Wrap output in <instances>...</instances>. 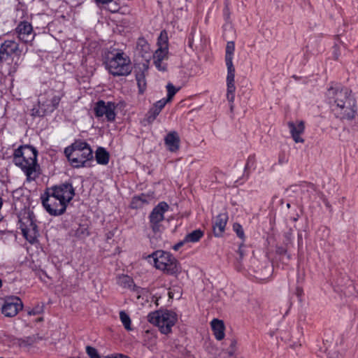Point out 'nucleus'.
Masks as SVG:
<instances>
[{
    "label": "nucleus",
    "mask_w": 358,
    "mask_h": 358,
    "mask_svg": "<svg viewBox=\"0 0 358 358\" xmlns=\"http://www.w3.org/2000/svg\"><path fill=\"white\" fill-rule=\"evenodd\" d=\"M287 127L294 141L296 143H303L304 140L300 136L303 133L305 129L303 121H289Z\"/></svg>",
    "instance_id": "4468645a"
},
{
    "label": "nucleus",
    "mask_w": 358,
    "mask_h": 358,
    "mask_svg": "<svg viewBox=\"0 0 358 358\" xmlns=\"http://www.w3.org/2000/svg\"><path fill=\"white\" fill-rule=\"evenodd\" d=\"M210 326L213 335L217 341H222L225 336V326L222 320L219 319H213L210 322Z\"/></svg>",
    "instance_id": "a211bd4d"
},
{
    "label": "nucleus",
    "mask_w": 358,
    "mask_h": 358,
    "mask_svg": "<svg viewBox=\"0 0 358 358\" xmlns=\"http://www.w3.org/2000/svg\"><path fill=\"white\" fill-rule=\"evenodd\" d=\"M235 50L234 41H229L226 46L225 62L227 69H235L233 64V55Z\"/></svg>",
    "instance_id": "412c9836"
},
{
    "label": "nucleus",
    "mask_w": 358,
    "mask_h": 358,
    "mask_svg": "<svg viewBox=\"0 0 358 358\" xmlns=\"http://www.w3.org/2000/svg\"><path fill=\"white\" fill-rule=\"evenodd\" d=\"M0 358H3V357H0Z\"/></svg>",
    "instance_id": "864d4df0"
},
{
    "label": "nucleus",
    "mask_w": 358,
    "mask_h": 358,
    "mask_svg": "<svg viewBox=\"0 0 358 358\" xmlns=\"http://www.w3.org/2000/svg\"><path fill=\"white\" fill-rule=\"evenodd\" d=\"M2 286V280L0 279V288Z\"/></svg>",
    "instance_id": "8fccbe9b"
},
{
    "label": "nucleus",
    "mask_w": 358,
    "mask_h": 358,
    "mask_svg": "<svg viewBox=\"0 0 358 358\" xmlns=\"http://www.w3.org/2000/svg\"><path fill=\"white\" fill-rule=\"evenodd\" d=\"M103 358H129V357L126 355L118 354V355H112L110 356H106Z\"/></svg>",
    "instance_id": "79ce46f5"
},
{
    "label": "nucleus",
    "mask_w": 358,
    "mask_h": 358,
    "mask_svg": "<svg viewBox=\"0 0 358 358\" xmlns=\"http://www.w3.org/2000/svg\"><path fill=\"white\" fill-rule=\"evenodd\" d=\"M228 220V215L226 213L219 214L213 224V230L215 236L220 237L224 231Z\"/></svg>",
    "instance_id": "dca6fc26"
},
{
    "label": "nucleus",
    "mask_w": 358,
    "mask_h": 358,
    "mask_svg": "<svg viewBox=\"0 0 358 358\" xmlns=\"http://www.w3.org/2000/svg\"><path fill=\"white\" fill-rule=\"evenodd\" d=\"M23 308V303L19 297L8 298L1 308V312L6 317H12Z\"/></svg>",
    "instance_id": "f8f14e48"
},
{
    "label": "nucleus",
    "mask_w": 358,
    "mask_h": 358,
    "mask_svg": "<svg viewBox=\"0 0 358 358\" xmlns=\"http://www.w3.org/2000/svg\"><path fill=\"white\" fill-rule=\"evenodd\" d=\"M141 199V203L143 205L147 204L151 200V197L148 195L141 194L140 196H137Z\"/></svg>",
    "instance_id": "4c0bfd02"
},
{
    "label": "nucleus",
    "mask_w": 358,
    "mask_h": 358,
    "mask_svg": "<svg viewBox=\"0 0 358 358\" xmlns=\"http://www.w3.org/2000/svg\"><path fill=\"white\" fill-rule=\"evenodd\" d=\"M37 155L36 149L28 145H20L13 153V163L24 172L29 181L34 180L36 177Z\"/></svg>",
    "instance_id": "7ed1b4c3"
},
{
    "label": "nucleus",
    "mask_w": 358,
    "mask_h": 358,
    "mask_svg": "<svg viewBox=\"0 0 358 358\" xmlns=\"http://www.w3.org/2000/svg\"><path fill=\"white\" fill-rule=\"evenodd\" d=\"M153 259L156 268L169 275H177L181 272L178 261L170 253L164 250H157L148 255Z\"/></svg>",
    "instance_id": "0eeeda50"
},
{
    "label": "nucleus",
    "mask_w": 358,
    "mask_h": 358,
    "mask_svg": "<svg viewBox=\"0 0 358 358\" xmlns=\"http://www.w3.org/2000/svg\"><path fill=\"white\" fill-rule=\"evenodd\" d=\"M148 320L157 326L162 334H168L177 321V315L169 310H157L148 314Z\"/></svg>",
    "instance_id": "6e6552de"
},
{
    "label": "nucleus",
    "mask_w": 358,
    "mask_h": 358,
    "mask_svg": "<svg viewBox=\"0 0 358 358\" xmlns=\"http://www.w3.org/2000/svg\"><path fill=\"white\" fill-rule=\"evenodd\" d=\"M168 52V48L166 45L165 47H160L155 52L153 55V59L154 60L157 61H163L164 59H166V55Z\"/></svg>",
    "instance_id": "a878e982"
},
{
    "label": "nucleus",
    "mask_w": 358,
    "mask_h": 358,
    "mask_svg": "<svg viewBox=\"0 0 358 358\" xmlns=\"http://www.w3.org/2000/svg\"><path fill=\"white\" fill-rule=\"evenodd\" d=\"M233 110H234V103H230V110L233 111Z\"/></svg>",
    "instance_id": "de8ad7c7"
},
{
    "label": "nucleus",
    "mask_w": 358,
    "mask_h": 358,
    "mask_svg": "<svg viewBox=\"0 0 358 358\" xmlns=\"http://www.w3.org/2000/svg\"><path fill=\"white\" fill-rule=\"evenodd\" d=\"M69 162L75 168L85 166V163L93 158V152L90 145L83 141H76L64 150Z\"/></svg>",
    "instance_id": "20e7f679"
},
{
    "label": "nucleus",
    "mask_w": 358,
    "mask_h": 358,
    "mask_svg": "<svg viewBox=\"0 0 358 358\" xmlns=\"http://www.w3.org/2000/svg\"><path fill=\"white\" fill-rule=\"evenodd\" d=\"M63 94L61 92L48 89L38 96V106L31 110L32 116L43 117L55 110Z\"/></svg>",
    "instance_id": "39448f33"
},
{
    "label": "nucleus",
    "mask_w": 358,
    "mask_h": 358,
    "mask_svg": "<svg viewBox=\"0 0 358 358\" xmlns=\"http://www.w3.org/2000/svg\"><path fill=\"white\" fill-rule=\"evenodd\" d=\"M106 69L114 76H127L132 71L129 57L122 51L110 52L106 58Z\"/></svg>",
    "instance_id": "423d86ee"
},
{
    "label": "nucleus",
    "mask_w": 358,
    "mask_h": 358,
    "mask_svg": "<svg viewBox=\"0 0 358 358\" xmlns=\"http://www.w3.org/2000/svg\"><path fill=\"white\" fill-rule=\"evenodd\" d=\"M143 204L141 202V199L136 196L133 197L132 201L131 202V207L132 208H139L143 207Z\"/></svg>",
    "instance_id": "473e14b6"
},
{
    "label": "nucleus",
    "mask_w": 358,
    "mask_h": 358,
    "mask_svg": "<svg viewBox=\"0 0 358 358\" xmlns=\"http://www.w3.org/2000/svg\"><path fill=\"white\" fill-rule=\"evenodd\" d=\"M136 79L137 81L138 87L140 93H143L146 88V80L143 72H141L136 74Z\"/></svg>",
    "instance_id": "393cba45"
},
{
    "label": "nucleus",
    "mask_w": 358,
    "mask_h": 358,
    "mask_svg": "<svg viewBox=\"0 0 358 358\" xmlns=\"http://www.w3.org/2000/svg\"><path fill=\"white\" fill-rule=\"evenodd\" d=\"M22 50L19 48V44L13 40L5 41L0 47V61L7 62L12 61V55H20Z\"/></svg>",
    "instance_id": "9d476101"
},
{
    "label": "nucleus",
    "mask_w": 358,
    "mask_h": 358,
    "mask_svg": "<svg viewBox=\"0 0 358 358\" xmlns=\"http://www.w3.org/2000/svg\"><path fill=\"white\" fill-rule=\"evenodd\" d=\"M159 111L157 108L152 106L147 113V120L149 123L152 122L157 116L159 114Z\"/></svg>",
    "instance_id": "cd10ccee"
},
{
    "label": "nucleus",
    "mask_w": 358,
    "mask_h": 358,
    "mask_svg": "<svg viewBox=\"0 0 358 358\" xmlns=\"http://www.w3.org/2000/svg\"><path fill=\"white\" fill-rule=\"evenodd\" d=\"M43 320V318L42 317H40L38 319V321H42Z\"/></svg>",
    "instance_id": "3c124183"
},
{
    "label": "nucleus",
    "mask_w": 358,
    "mask_h": 358,
    "mask_svg": "<svg viewBox=\"0 0 358 358\" xmlns=\"http://www.w3.org/2000/svg\"><path fill=\"white\" fill-rule=\"evenodd\" d=\"M117 283L119 285L122 287L123 288H129L134 291H136L138 294L141 293V290L142 289L141 287H136L134 284L133 279L127 275H122L118 278Z\"/></svg>",
    "instance_id": "aec40b11"
},
{
    "label": "nucleus",
    "mask_w": 358,
    "mask_h": 358,
    "mask_svg": "<svg viewBox=\"0 0 358 358\" xmlns=\"http://www.w3.org/2000/svg\"><path fill=\"white\" fill-rule=\"evenodd\" d=\"M192 42H190V43H189V46H192Z\"/></svg>",
    "instance_id": "603ef678"
},
{
    "label": "nucleus",
    "mask_w": 358,
    "mask_h": 358,
    "mask_svg": "<svg viewBox=\"0 0 358 358\" xmlns=\"http://www.w3.org/2000/svg\"><path fill=\"white\" fill-rule=\"evenodd\" d=\"M120 318L124 328L127 331H131L132 329L131 327V319L129 315H127L124 311H120Z\"/></svg>",
    "instance_id": "bb28decb"
},
{
    "label": "nucleus",
    "mask_w": 358,
    "mask_h": 358,
    "mask_svg": "<svg viewBox=\"0 0 358 358\" xmlns=\"http://www.w3.org/2000/svg\"><path fill=\"white\" fill-rule=\"evenodd\" d=\"M166 89L168 92L166 99L167 101H171L174 95L179 90V88L176 89L172 83H169L166 85Z\"/></svg>",
    "instance_id": "c85d7f7f"
},
{
    "label": "nucleus",
    "mask_w": 358,
    "mask_h": 358,
    "mask_svg": "<svg viewBox=\"0 0 358 358\" xmlns=\"http://www.w3.org/2000/svg\"><path fill=\"white\" fill-rule=\"evenodd\" d=\"M327 97L336 117L346 120L355 118L357 104L351 90L335 84L328 88Z\"/></svg>",
    "instance_id": "f257e3e1"
},
{
    "label": "nucleus",
    "mask_w": 358,
    "mask_h": 358,
    "mask_svg": "<svg viewBox=\"0 0 358 358\" xmlns=\"http://www.w3.org/2000/svg\"><path fill=\"white\" fill-rule=\"evenodd\" d=\"M168 208L169 205L166 202H160L151 212L149 217L151 227L155 233L159 231L160 222L164 220V214Z\"/></svg>",
    "instance_id": "9b49d317"
},
{
    "label": "nucleus",
    "mask_w": 358,
    "mask_h": 358,
    "mask_svg": "<svg viewBox=\"0 0 358 358\" xmlns=\"http://www.w3.org/2000/svg\"><path fill=\"white\" fill-rule=\"evenodd\" d=\"M108 4V10L111 13H116L119 10L120 6L116 3H112V1Z\"/></svg>",
    "instance_id": "c9c22d12"
},
{
    "label": "nucleus",
    "mask_w": 358,
    "mask_h": 358,
    "mask_svg": "<svg viewBox=\"0 0 358 358\" xmlns=\"http://www.w3.org/2000/svg\"><path fill=\"white\" fill-rule=\"evenodd\" d=\"M168 102L169 101H167L166 99H162L157 101L153 106L157 108L159 111H161Z\"/></svg>",
    "instance_id": "f704fd0d"
},
{
    "label": "nucleus",
    "mask_w": 358,
    "mask_h": 358,
    "mask_svg": "<svg viewBox=\"0 0 358 358\" xmlns=\"http://www.w3.org/2000/svg\"><path fill=\"white\" fill-rule=\"evenodd\" d=\"M318 196L322 200L324 204V206L326 208V210L329 213H331L332 211V208L331 206V205L329 204V203L328 202V201L325 199L324 194L321 192L318 193Z\"/></svg>",
    "instance_id": "72a5a7b5"
},
{
    "label": "nucleus",
    "mask_w": 358,
    "mask_h": 358,
    "mask_svg": "<svg viewBox=\"0 0 358 358\" xmlns=\"http://www.w3.org/2000/svg\"><path fill=\"white\" fill-rule=\"evenodd\" d=\"M154 64L158 70L162 71H166V66L162 64V61L154 60Z\"/></svg>",
    "instance_id": "58836bf2"
},
{
    "label": "nucleus",
    "mask_w": 358,
    "mask_h": 358,
    "mask_svg": "<svg viewBox=\"0 0 358 358\" xmlns=\"http://www.w3.org/2000/svg\"><path fill=\"white\" fill-rule=\"evenodd\" d=\"M235 69H227V99L229 103H234L235 99Z\"/></svg>",
    "instance_id": "2eb2a0df"
},
{
    "label": "nucleus",
    "mask_w": 358,
    "mask_h": 358,
    "mask_svg": "<svg viewBox=\"0 0 358 358\" xmlns=\"http://www.w3.org/2000/svg\"><path fill=\"white\" fill-rule=\"evenodd\" d=\"M203 236V231L201 229H196L185 236V241L187 243L198 242Z\"/></svg>",
    "instance_id": "5701e85b"
},
{
    "label": "nucleus",
    "mask_w": 358,
    "mask_h": 358,
    "mask_svg": "<svg viewBox=\"0 0 358 358\" xmlns=\"http://www.w3.org/2000/svg\"><path fill=\"white\" fill-rule=\"evenodd\" d=\"M18 38L27 43L34 39L35 34L33 31L32 25L26 21L21 22L15 29Z\"/></svg>",
    "instance_id": "ddd939ff"
},
{
    "label": "nucleus",
    "mask_w": 358,
    "mask_h": 358,
    "mask_svg": "<svg viewBox=\"0 0 358 358\" xmlns=\"http://www.w3.org/2000/svg\"><path fill=\"white\" fill-rule=\"evenodd\" d=\"M225 10H226L227 12H228V10H229V8H228V6H227V4H226V8H225Z\"/></svg>",
    "instance_id": "09e8293b"
},
{
    "label": "nucleus",
    "mask_w": 358,
    "mask_h": 358,
    "mask_svg": "<svg viewBox=\"0 0 358 358\" xmlns=\"http://www.w3.org/2000/svg\"><path fill=\"white\" fill-rule=\"evenodd\" d=\"M117 105L112 101L105 102L103 100L98 101L94 106V111L96 117L105 116L107 121L113 122L115 120V112Z\"/></svg>",
    "instance_id": "1a4fd4ad"
},
{
    "label": "nucleus",
    "mask_w": 358,
    "mask_h": 358,
    "mask_svg": "<svg viewBox=\"0 0 358 358\" xmlns=\"http://www.w3.org/2000/svg\"><path fill=\"white\" fill-rule=\"evenodd\" d=\"M73 235L78 238H85L89 236L88 227L85 224H79L76 229H73Z\"/></svg>",
    "instance_id": "b1692460"
},
{
    "label": "nucleus",
    "mask_w": 358,
    "mask_h": 358,
    "mask_svg": "<svg viewBox=\"0 0 358 358\" xmlns=\"http://www.w3.org/2000/svg\"><path fill=\"white\" fill-rule=\"evenodd\" d=\"M185 243H187L186 241H185V238L183 239V241H180L178 242V243H176V245H174L173 246V249L176 251H177L178 250H179V248H180Z\"/></svg>",
    "instance_id": "a19ab883"
},
{
    "label": "nucleus",
    "mask_w": 358,
    "mask_h": 358,
    "mask_svg": "<svg viewBox=\"0 0 358 358\" xmlns=\"http://www.w3.org/2000/svg\"><path fill=\"white\" fill-rule=\"evenodd\" d=\"M164 142L171 152H176L179 149L180 138L176 131L169 133L164 138Z\"/></svg>",
    "instance_id": "6ab92c4d"
},
{
    "label": "nucleus",
    "mask_w": 358,
    "mask_h": 358,
    "mask_svg": "<svg viewBox=\"0 0 358 358\" xmlns=\"http://www.w3.org/2000/svg\"><path fill=\"white\" fill-rule=\"evenodd\" d=\"M233 229L236 231L237 236L242 240L245 239V234L242 226L238 223H234L233 225Z\"/></svg>",
    "instance_id": "7c9ffc66"
},
{
    "label": "nucleus",
    "mask_w": 358,
    "mask_h": 358,
    "mask_svg": "<svg viewBox=\"0 0 358 358\" xmlns=\"http://www.w3.org/2000/svg\"><path fill=\"white\" fill-rule=\"evenodd\" d=\"M86 352L88 356L90 358H101L99 356L97 350L96 348L91 347V346H87L86 347Z\"/></svg>",
    "instance_id": "2f4dec72"
},
{
    "label": "nucleus",
    "mask_w": 358,
    "mask_h": 358,
    "mask_svg": "<svg viewBox=\"0 0 358 358\" xmlns=\"http://www.w3.org/2000/svg\"><path fill=\"white\" fill-rule=\"evenodd\" d=\"M238 252V254L240 255L239 259H238V261L240 262L243 259V252L241 250V246H240Z\"/></svg>",
    "instance_id": "a18cd8bd"
},
{
    "label": "nucleus",
    "mask_w": 358,
    "mask_h": 358,
    "mask_svg": "<svg viewBox=\"0 0 358 358\" xmlns=\"http://www.w3.org/2000/svg\"><path fill=\"white\" fill-rule=\"evenodd\" d=\"M95 157L98 164L106 165L109 162L110 155L105 148L99 147L95 152Z\"/></svg>",
    "instance_id": "4be33fe9"
},
{
    "label": "nucleus",
    "mask_w": 358,
    "mask_h": 358,
    "mask_svg": "<svg viewBox=\"0 0 358 358\" xmlns=\"http://www.w3.org/2000/svg\"><path fill=\"white\" fill-rule=\"evenodd\" d=\"M30 224L29 227H23L21 225L20 228L24 237L31 243H33L37 237L38 230L37 225L30 220Z\"/></svg>",
    "instance_id": "f3484780"
},
{
    "label": "nucleus",
    "mask_w": 358,
    "mask_h": 358,
    "mask_svg": "<svg viewBox=\"0 0 358 358\" xmlns=\"http://www.w3.org/2000/svg\"><path fill=\"white\" fill-rule=\"evenodd\" d=\"M43 311L42 307L37 306L28 311L29 315H36L40 314Z\"/></svg>",
    "instance_id": "e433bc0d"
},
{
    "label": "nucleus",
    "mask_w": 358,
    "mask_h": 358,
    "mask_svg": "<svg viewBox=\"0 0 358 358\" xmlns=\"http://www.w3.org/2000/svg\"><path fill=\"white\" fill-rule=\"evenodd\" d=\"M299 215H296V216L291 217L290 218L294 221H296L298 220Z\"/></svg>",
    "instance_id": "49530a36"
},
{
    "label": "nucleus",
    "mask_w": 358,
    "mask_h": 358,
    "mask_svg": "<svg viewBox=\"0 0 358 358\" xmlns=\"http://www.w3.org/2000/svg\"><path fill=\"white\" fill-rule=\"evenodd\" d=\"M290 192H291V189H287L285 198L280 201L281 206H282L284 204L285 201H286L285 207L287 209H289L291 207L292 204L296 206V204L294 203L292 200L288 199V197L290 196V194H289Z\"/></svg>",
    "instance_id": "c756f323"
},
{
    "label": "nucleus",
    "mask_w": 358,
    "mask_h": 358,
    "mask_svg": "<svg viewBox=\"0 0 358 358\" xmlns=\"http://www.w3.org/2000/svg\"><path fill=\"white\" fill-rule=\"evenodd\" d=\"M111 1H113V0H96V2L97 3H101V4H106V3H110Z\"/></svg>",
    "instance_id": "c03bdc74"
},
{
    "label": "nucleus",
    "mask_w": 358,
    "mask_h": 358,
    "mask_svg": "<svg viewBox=\"0 0 358 358\" xmlns=\"http://www.w3.org/2000/svg\"><path fill=\"white\" fill-rule=\"evenodd\" d=\"M75 195L74 189L71 183H64L52 187L41 196L42 203L46 211L51 215L63 214L67 204Z\"/></svg>",
    "instance_id": "f03ea898"
},
{
    "label": "nucleus",
    "mask_w": 358,
    "mask_h": 358,
    "mask_svg": "<svg viewBox=\"0 0 358 358\" xmlns=\"http://www.w3.org/2000/svg\"><path fill=\"white\" fill-rule=\"evenodd\" d=\"M236 345H237L236 340V339H232L231 341V343H230V346H229L230 350H229V353L230 355H234V352L236 351Z\"/></svg>",
    "instance_id": "ea45409f"
},
{
    "label": "nucleus",
    "mask_w": 358,
    "mask_h": 358,
    "mask_svg": "<svg viewBox=\"0 0 358 358\" xmlns=\"http://www.w3.org/2000/svg\"><path fill=\"white\" fill-rule=\"evenodd\" d=\"M302 294H303V289L301 287H297L296 289V294L297 295V296L299 298L301 297Z\"/></svg>",
    "instance_id": "37998d69"
}]
</instances>
